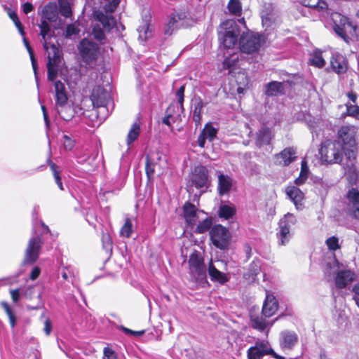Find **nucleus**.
Here are the masks:
<instances>
[{
    "label": "nucleus",
    "instance_id": "41",
    "mask_svg": "<svg viewBox=\"0 0 359 359\" xmlns=\"http://www.w3.org/2000/svg\"><path fill=\"white\" fill-rule=\"evenodd\" d=\"M140 133V126L136 123H133L127 135L126 142L128 146L130 145L138 137Z\"/></svg>",
    "mask_w": 359,
    "mask_h": 359
},
{
    "label": "nucleus",
    "instance_id": "21",
    "mask_svg": "<svg viewBox=\"0 0 359 359\" xmlns=\"http://www.w3.org/2000/svg\"><path fill=\"white\" fill-rule=\"evenodd\" d=\"M296 151L293 147H287L275 155L276 161L283 166H287L296 159Z\"/></svg>",
    "mask_w": 359,
    "mask_h": 359
},
{
    "label": "nucleus",
    "instance_id": "52",
    "mask_svg": "<svg viewBox=\"0 0 359 359\" xmlns=\"http://www.w3.org/2000/svg\"><path fill=\"white\" fill-rule=\"evenodd\" d=\"M326 244L331 250H336L340 248L339 239L336 236H332L326 240Z\"/></svg>",
    "mask_w": 359,
    "mask_h": 359
},
{
    "label": "nucleus",
    "instance_id": "16",
    "mask_svg": "<svg viewBox=\"0 0 359 359\" xmlns=\"http://www.w3.org/2000/svg\"><path fill=\"white\" fill-rule=\"evenodd\" d=\"M297 222L296 217L290 213L285 215V216L279 222V231L277 236L279 238V243L285 245L290 238V229Z\"/></svg>",
    "mask_w": 359,
    "mask_h": 359
},
{
    "label": "nucleus",
    "instance_id": "15",
    "mask_svg": "<svg viewBox=\"0 0 359 359\" xmlns=\"http://www.w3.org/2000/svg\"><path fill=\"white\" fill-rule=\"evenodd\" d=\"M90 100L94 107L100 108L99 113L107 110V106L111 103L109 93L100 86L93 88Z\"/></svg>",
    "mask_w": 359,
    "mask_h": 359
},
{
    "label": "nucleus",
    "instance_id": "23",
    "mask_svg": "<svg viewBox=\"0 0 359 359\" xmlns=\"http://www.w3.org/2000/svg\"><path fill=\"white\" fill-rule=\"evenodd\" d=\"M217 133V130L211 124L207 123L198 137L197 142L198 146L201 148H204L205 140H208L212 142L216 137Z\"/></svg>",
    "mask_w": 359,
    "mask_h": 359
},
{
    "label": "nucleus",
    "instance_id": "62",
    "mask_svg": "<svg viewBox=\"0 0 359 359\" xmlns=\"http://www.w3.org/2000/svg\"><path fill=\"white\" fill-rule=\"evenodd\" d=\"M243 250L246 255V259H249L252 254V248L248 243H245L243 245Z\"/></svg>",
    "mask_w": 359,
    "mask_h": 359
},
{
    "label": "nucleus",
    "instance_id": "38",
    "mask_svg": "<svg viewBox=\"0 0 359 359\" xmlns=\"http://www.w3.org/2000/svg\"><path fill=\"white\" fill-rule=\"evenodd\" d=\"M304 6L315 8L317 11H325L327 8V3L323 0H302Z\"/></svg>",
    "mask_w": 359,
    "mask_h": 359
},
{
    "label": "nucleus",
    "instance_id": "30",
    "mask_svg": "<svg viewBox=\"0 0 359 359\" xmlns=\"http://www.w3.org/2000/svg\"><path fill=\"white\" fill-rule=\"evenodd\" d=\"M286 194L297 207L299 204L301 205V203L304 198V193L299 188L294 186L287 187L286 189Z\"/></svg>",
    "mask_w": 359,
    "mask_h": 359
},
{
    "label": "nucleus",
    "instance_id": "4",
    "mask_svg": "<svg viewBox=\"0 0 359 359\" xmlns=\"http://www.w3.org/2000/svg\"><path fill=\"white\" fill-rule=\"evenodd\" d=\"M56 104L60 107L57 112L60 116L65 121H69L74 117V109L72 107L67 105V96L65 92V87L60 81H57L54 83Z\"/></svg>",
    "mask_w": 359,
    "mask_h": 359
},
{
    "label": "nucleus",
    "instance_id": "42",
    "mask_svg": "<svg viewBox=\"0 0 359 359\" xmlns=\"http://www.w3.org/2000/svg\"><path fill=\"white\" fill-rule=\"evenodd\" d=\"M309 168L307 163L305 161H302V169L299 177H297L294 182L297 185H301L305 182L309 177Z\"/></svg>",
    "mask_w": 359,
    "mask_h": 359
},
{
    "label": "nucleus",
    "instance_id": "31",
    "mask_svg": "<svg viewBox=\"0 0 359 359\" xmlns=\"http://www.w3.org/2000/svg\"><path fill=\"white\" fill-rule=\"evenodd\" d=\"M162 156L159 154L147 156L146 162V172L149 178L154 173L156 167L158 165L157 161H161Z\"/></svg>",
    "mask_w": 359,
    "mask_h": 359
},
{
    "label": "nucleus",
    "instance_id": "56",
    "mask_svg": "<svg viewBox=\"0 0 359 359\" xmlns=\"http://www.w3.org/2000/svg\"><path fill=\"white\" fill-rule=\"evenodd\" d=\"M170 110H171V107H170L168 108V110H167V113H168L167 116H165L162 120V122L168 126H171V123L175 122L174 116L170 114Z\"/></svg>",
    "mask_w": 359,
    "mask_h": 359
},
{
    "label": "nucleus",
    "instance_id": "39",
    "mask_svg": "<svg viewBox=\"0 0 359 359\" xmlns=\"http://www.w3.org/2000/svg\"><path fill=\"white\" fill-rule=\"evenodd\" d=\"M261 271V264L258 259L254 260L249 266L248 272L245 276L248 278L255 280Z\"/></svg>",
    "mask_w": 359,
    "mask_h": 359
},
{
    "label": "nucleus",
    "instance_id": "48",
    "mask_svg": "<svg viewBox=\"0 0 359 359\" xmlns=\"http://www.w3.org/2000/svg\"><path fill=\"white\" fill-rule=\"evenodd\" d=\"M133 233V224L130 219L127 218L121 227L120 233L122 236L129 238Z\"/></svg>",
    "mask_w": 359,
    "mask_h": 359
},
{
    "label": "nucleus",
    "instance_id": "26",
    "mask_svg": "<svg viewBox=\"0 0 359 359\" xmlns=\"http://www.w3.org/2000/svg\"><path fill=\"white\" fill-rule=\"evenodd\" d=\"M330 64L332 70L337 74H343L346 72V61L340 54L334 55L331 58Z\"/></svg>",
    "mask_w": 359,
    "mask_h": 359
},
{
    "label": "nucleus",
    "instance_id": "32",
    "mask_svg": "<svg viewBox=\"0 0 359 359\" xmlns=\"http://www.w3.org/2000/svg\"><path fill=\"white\" fill-rule=\"evenodd\" d=\"M285 83L271 81L266 85V95L268 96H275L283 93Z\"/></svg>",
    "mask_w": 359,
    "mask_h": 359
},
{
    "label": "nucleus",
    "instance_id": "7",
    "mask_svg": "<svg viewBox=\"0 0 359 359\" xmlns=\"http://www.w3.org/2000/svg\"><path fill=\"white\" fill-rule=\"evenodd\" d=\"M264 40L262 36L250 32H243L239 39V47L242 52L253 53L257 51Z\"/></svg>",
    "mask_w": 359,
    "mask_h": 359
},
{
    "label": "nucleus",
    "instance_id": "6",
    "mask_svg": "<svg viewBox=\"0 0 359 359\" xmlns=\"http://www.w3.org/2000/svg\"><path fill=\"white\" fill-rule=\"evenodd\" d=\"M43 48L48 53V79L54 81L57 76L58 66L60 63V51L56 45L48 42L44 43Z\"/></svg>",
    "mask_w": 359,
    "mask_h": 359
},
{
    "label": "nucleus",
    "instance_id": "55",
    "mask_svg": "<svg viewBox=\"0 0 359 359\" xmlns=\"http://www.w3.org/2000/svg\"><path fill=\"white\" fill-rule=\"evenodd\" d=\"M103 352H104L103 359H116V358L115 352L112 349H111L108 347H105L104 348Z\"/></svg>",
    "mask_w": 359,
    "mask_h": 359
},
{
    "label": "nucleus",
    "instance_id": "37",
    "mask_svg": "<svg viewBox=\"0 0 359 359\" xmlns=\"http://www.w3.org/2000/svg\"><path fill=\"white\" fill-rule=\"evenodd\" d=\"M264 316H258L251 314L250 322L253 328L263 331L269 325V323L263 318Z\"/></svg>",
    "mask_w": 359,
    "mask_h": 359
},
{
    "label": "nucleus",
    "instance_id": "14",
    "mask_svg": "<svg viewBox=\"0 0 359 359\" xmlns=\"http://www.w3.org/2000/svg\"><path fill=\"white\" fill-rule=\"evenodd\" d=\"M42 245L43 240L39 236L32 237L29 240L25 252L24 264H33L36 262L39 258Z\"/></svg>",
    "mask_w": 359,
    "mask_h": 359
},
{
    "label": "nucleus",
    "instance_id": "53",
    "mask_svg": "<svg viewBox=\"0 0 359 359\" xmlns=\"http://www.w3.org/2000/svg\"><path fill=\"white\" fill-rule=\"evenodd\" d=\"M92 33L94 38L98 41H102L105 38L102 29L98 25L93 27Z\"/></svg>",
    "mask_w": 359,
    "mask_h": 359
},
{
    "label": "nucleus",
    "instance_id": "44",
    "mask_svg": "<svg viewBox=\"0 0 359 359\" xmlns=\"http://www.w3.org/2000/svg\"><path fill=\"white\" fill-rule=\"evenodd\" d=\"M48 163L50 170L53 172V175L56 184L61 190H63L62 183L60 177V170H59L57 165L55 164L53 162H52L50 160H48Z\"/></svg>",
    "mask_w": 359,
    "mask_h": 359
},
{
    "label": "nucleus",
    "instance_id": "57",
    "mask_svg": "<svg viewBox=\"0 0 359 359\" xmlns=\"http://www.w3.org/2000/svg\"><path fill=\"white\" fill-rule=\"evenodd\" d=\"M64 141V147L67 150H71L74 146V142L69 138L67 135L63 136Z\"/></svg>",
    "mask_w": 359,
    "mask_h": 359
},
{
    "label": "nucleus",
    "instance_id": "5",
    "mask_svg": "<svg viewBox=\"0 0 359 359\" xmlns=\"http://www.w3.org/2000/svg\"><path fill=\"white\" fill-rule=\"evenodd\" d=\"M210 184L208 171L203 165H198L194 168L189 176L187 183L188 191H191L193 187L198 189H203L202 193L205 192Z\"/></svg>",
    "mask_w": 359,
    "mask_h": 359
},
{
    "label": "nucleus",
    "instance_id": "54",
    "mask_svg": "<svg viewBox=\"0 0 359 359\" xmlns=\"http://www.w3.org/2000/svg\"><path fill=\"white\" fill-rule=\"evenodd\" d=\"M184 86H182L176 92V96L178 99V102L180 104V109L181 110H183V102H184Z\"/></svg>",
    "mask_w": 359,
    "mask_h": 359
},
{
    "label": "nucleus",
    "instance_id": "1",
    "mask_svg": "<svg viewBox=\"0 0 359 359\" xmlns=\"http://www.w3.org/2000/svg\"><path fill=\"white\" fill-rule=\"evenodd\" d=\"M244 23V19L227 20L224 22L219 31V40L223 46L227 49L233 48L238 42V37L241 34L239 24Z\"/></svg>",
    "mask_w": 359,
    "mask_h": 359
},
{
    "label": "nucleus",
    "instance_id": "2",
    "mask_svg": "<svg viewBox=\"0 0 359 359\" xmlns=\"http://www.w3.org/2000/svg\"><path fill=\"white\" fill-rule=\"evenodd\" d=\"M343 144L339 141L325 140L321 144L320 159L327 163H339L343 159Z\"/></svg>",
    "mask_w": 359,
    "mask_h": 359
},
{
    "label": "nucleus",
    "instance_id": "49",
    "mask_svg": "<svg viewBox=\"0 0 359 359\" xmlns=\"http://www.w3.org/2000/svg\"><path fill=\"white\" fill-rule=\"evenodd\" d=\"M230 13L235 15H240L241 13V6L239 0H230L228 4Z\"/></svg>",
    "mask_w": 359,
    "mask_h": 359
},
{
    "label": "nucleus",
    "instance_id": "18",
    "mask_svg": "<svg viewBox=\"0 0 359 359\" xmlns=\"http://www.w3.org/2000/svg\"><path fill=\"white\" fill-rule=\"evenodd\" d=\"M297 334L291 330H283L280 333L279 346L284 351H291L298 342Z\"/></svg>",
    "mask_w": 359,
    "mask_h": 359
},
{
    "label": "nucleus",
    "instance_id": "43",
    "mask_svg": "<svg viewBox=\"0 0 359 359\" xmlns=\"http://www.w3.org/2000/svg\"><path fill=\"white\" fill-rule=\"evenodd\" d=\"M60 13L65 18L72 16V12L69 0H58Z\"/></svg>",
    "mask_w": 359,
    "mask_h": 359
},
{
    "label": "nucleus",
    "instance_id": "27",
    "mask_svg": "<svg viewBox=\"0 0 359 359\" xmlns=\"http://www.w3.org/2000/svg\"><path fill=\"white\" fill-rule=\"evenodd\" d=\"M208 271L212 281H217L221 284H224L229 280L227 275L219 271L213 264L212 260L209 263Z\"/></svg>",
    "mask_w": 359,
    "mask_h": 359
},
{
    "label": "nucleus",
    "instance_id": "47",
    "mask_svg": "<svg viewBox=\"0 0 359 359\" xmlns=\"http://www.w3.org/2000/svg\"><path fill=\"white\" fill-rule=\"evenodd\" d=\"M311 62L313 65L317 67H323L325 62L322 56V52L320 50L314 51Z\"/></svg>",
    "mask_w": 359,
    "mask_h": 359
},
{
    "label": "nucleus",
    "instance_id": "25",
    "mask_svg": "<svg viewBox=\"0 0 359 359\" xmlns=\"http://www.w3.org/2000/svg\"><path fill=\"white\" fill-rule=\"evenodd\" d=\"M278 309V303L274 297L267 295L262 307V316L265 318L272 316Z\"/></svg>",
    "mask_w": 359,
    "mask_h": 359
},
{
    "label": "nucleus",
    "instance_id": "10",
    "mask_svg": "<svg viewBox=\"0 0 359 359\" xmlns=\"http://www.w3.org/2000/svg\"><path fill=\"white\" fill-rule=\"evenodd\" d=\"M325 273H328L330 276L337 273L335 283L337 287L339 288L345 287L354 279V273L349 270L338 271L337 262L336 260H333L332 262H328L327 264Z\"/></svg>",
    "mask_w": 359,
    "mask_h": 359
},
{
    "label": "nucleus",
    "instance_id": "64",
    "mask_svg": "<svg viewBox=\"0 0 359 359\" xmlns=\"http://www.w3.org/2000/svg\"><path fill=\"white\" fill-rule=\"evenodd\" d=\"M102 241H103V245H104V248H109L111 246V239H110V237L109 235L107 234H104L102 236Z\"/></svg>",
    "mask_w": 359,
    "mask_h": 359
},
{
    "label": "nucleus",
    "instance_id": "40",
    "mask_svg": "<svg viewBox=\"0 0 359 359\" xmlns=\"http://www.w3.org/2000/svg\"><path fill=\"white\" fill-rule=\"evenodd\" d=\"M235 213L236 209L231 205H222L219 208V216L221 218L228 219L230 217H232Z\"/></svg>",
    "mask_w": 359,
    "mask_h": 359
},
{
    "label": "nucleus",
    "instance_id": "63",
    "mask_svg": "<svg viewBox=\"0 0 359 359\" xmlns=\"http://www.w3.org/2000/svg\"><path fill=\"white\" fill-rule=\"evenodd\" d=\"M34 9V6L31 3L27 2L22 5V10L25 14L30 13Z\"/></svg>",
    "mask_w": 359,
    "mask_h": 359
},
{
    "label": "nucleus",
    "instance_id": "9",
    "mask_svg": "<svg viewBox=\"0 0 359 359\" xmlns=\"http://www.w3.org/2000/svg\"><path fill=\"white\" fill-rule=\"evenodd\" d=\"M78 50L82 60L85 63L88 65L95 63L100 53V48L96 43L83 39L80 42Z\"/></svg>",
    "mask_w": 359,
    "mask_h": 359
},
{
    "label": "nucleus",
    "instance_id": "59",
    "mask_svg": "<svg viewBox=\"0 0 359 359\" xmlns=\"http://www.w3.org/2000/svg\"><path fill=\"white\" fill-rule=\"evenodd\" d=\"M66 33L67 36L76 34L78 33L76 27L74 25H69L66 29Z\"/></svg>",
    "mask_w": 359,
    "mask_h": 359
},
{
    "label": "nucleus",
    "instance_id": "34",
    "mask_svg": "<svg viewBox=\"0 0 359 359\" xmlns=\"http://www.w3.org/2000/svg\"><path fill=\"white\" fill-rule=\"evenodd\" d=\"M23 43L29 54L32 68H33L34 76H35L36 82L37 86H39L38 65H37L36 59L34 57V51L29 44V42L25 37H23Z\"/></svg>",
    "mask_w": 359,
    "mask_h": 359
},
{
    "label": "nucleus",
    "instance_id": "3",
    "mask_svg": "<svg viewBox=\"0 0 359 359\" xmlns=\"http://www.w3.org/2000/svg\"><path fill=\"white\" fill-rule=\"evenodd\" d=\"M189 273L192 280L203 284L207 282V269L200 252L194 250L188 261Z\"/></svg>",
    "mask_w": 359,
    "mask_h": 359
},
{
    "label": "nucleus",
    "instance_id": "19",
    "mask_svg": "<svg viewBox=\"0 0 359 359\" xmlns=\"http://www.w3.org/2000/svg\"><path fill=\"white\" fill-rule=\"evenodd\" d=\"M347 212L351 217L359 219V191L353 188L347 194Z\"/></svg>",
    "mask_w": 359,
    "mask_h": 359
},
{
    "label": "nucleus",
    "instance_id": "11",
    "mask_svg": "<svg viewBox=\"0 0 359 359\" xmlns=\"http://www.w3.org/2000/svg\"><path fill=\"white\" fill-rule=\"evenodd\" d=\"M120 3V0H111L104 5V10L95 13V19L100 22L104 29L110 31L116 25V20L111 16V13L116 10Z\"/></svg>",
    "mask_w": 359,
    "mask_h": 359
},
{
    "label": "nucleus",
    "instance_id": "51",
    "mask_svg": "<svg viewBox=\"0 0 359 359\" xmlns=\"http://www.w3.org/2000/svg\"><path fill=\"white\" fill-rule=\"evenodd\" d=\"M40 28V35L42 36V39L44 40V42H47L46 41V37L48 34L50 29L48 23L46 22V20H41V24L39 25Z\"/></svg>",
    "mask_w": 359,
    "mask_h": 359
},
{
    "label": "nucleus",
    "instance_id": "12",
    "mask_svg": "<svg viewBox=\"0 0 359 359\" xmlns=\"http://www.w3.org/2000/svg\"><path fill=\"white\" fill-rule=\"evenodd\" d=\"M210 236L212 244L220 250L226 249L230 243V233L221 224L215 225L211 229Z\"/></svg>",
    "mask_w": 359,
    "mask_h": 359
},
{
    "label": "nucleus",
    "instance_id": "8",
    "mask_svg": "<svg viewBox=\"0 0 359 359\" xmlns=\"http://www.w3.org/2000/svg\"><path fill=\"white\" fill-rule=\"evenodd\" d=\"M332 20L334 23V29L337 34L348 42V34L351 36L355 34L356 26L353 25L346 17L337 13L332 15Z\"/></svg>",
    "mask_w": 359,
    "mask_h": 359
},
{
    "label": "nucleus",
    "instance_id": "60",
    "mask_svg": "<svg viewBox=\"0 0 359 359\" xmlns=\"http://www.w3.org/2000/svg\"><path fill=\"white\" fill-rule=\"evenodd\" d=\"M40 273H41V269H39V267H38V266L34 267L30 273V279H32L33 280L36 279L39 277V276L40 275Z\"/></svg>",
    "mask_w": 359,
    "mask_h": 359
},
{
    "label": "nucleus",
    "instance_id": "24",
    "mask_svg": "<svg viewBox=\"0 0 359 359\" xmlns=\"http://www.w3.org/2000/svg\"><path fill=\"white\" fill-rule=\"evenodd\" d=\"M338 137L345 145L353 147L355 145V130L350 126H344L338 131Z\"/></svg>",
    "mask_w": 359,
    "mask_h": 359
},
{
    "label": "nucleus",
    "instance_id": "20",
    "mask_svg": "<svg viewBox=\"0 0 359 359\" xmlns=\"http://www.w3.org/2000/svg\"><path fill=\"white\" fill-rule=\"evenodd\" d=\"M183 212L187 224L190 226L195 225L199 218L198 213L201 211H198L194 204L187 202L183 205Z\"/></svg>",
    "mask_w": 359,
    "mask_h": 359
},
{
    "label": "nucleus",
    "instance_id": "28",
    "mask_svg": "<svg viewBox=\"0 0 359 359\" xmlns=\"http://www.w3.org/2000/svg\"><path fill=\"white\" fill-rule=\"evenodd\" d=\"M43 18L50 22H55L58 17V8L55 4L49 3L44 6L42 11Z\"/></svg>",
    "mask_w": 359,
    "mask_h": 359
},
{
    "label": "nucleus",
    "instance_id": "45",
    "mask_svg": "<svg viewBox=\"0 0 359 359\" xmlns=\"http://www.w3.org/2000/svg\"><path fill=\"white\" fill-rule=\"evenodd\" d=\"M212 224V219L206 217L197 225L196 232L198 233H203L210 229Z\"/></svg>",
    "mask_w": 359,
    "mask_h": 359
},
{
    "label": "nucleus",
    "instance_id": "33",
    "mask_svg": "<svg viewBox=\"0 0 359 359\" xmlns=\"http://www.w3.org/2000/svg\"><path fill=\"white\" fill-rule=\"evenodd\" d=\"M218 182L219 194H224L229 191L232 186V180L229 176L219 174L218 176Z\"/></svg>",
    "mask_w": 359,
    "mask_h": 359
},
{
    "label": "nucleus",
    "instance_id": "29",
    "mask_svg": "<svg viewBox=\"0 0 359 359\" xmlns=\"http://www.w3.org/2000/svg\"><path fill=\"white\" fill-rule=\"evenodd\" d=\"M272 137L271 130L269 128L263 127L257 133L256 144L258 147L269 144Z\"/></svg>",
    "mask_w": 359,
    "mask_h": 359
},
{
    "label": "nucleus",
    "instance_id": "22",
    "mask_svg": "<svg viewBox=\"0 0 359 359\" xmlns=\"http://www.w3.org/2000/svg\"><path fill=\"white\" fill-rule=\"evenodd\" d=\"M205 103L201 98V97L195 95L191 99V111L193 113V121L196 123V126L201 124V114Z\"/></svg>",
    "mask_w": 359,
    "mask_h": 359
},
{
    "label": "nucleus",
    "instance_id": "58",
    "mask_svg": "<svg viewBox=\"0 0 359 359\" xmlns=\"http://www.w3.org/2000/svg\"><path fill=\"white\" fill-rule=\"evenodd\" d=\"M12 20L14 22L15 27L18 28L20 35L24 36L25 34V31H24V28H23V26L22 25V23L19 20V18H18V15L16 17H15V18L13 20Z\"/></svg>",
    "mask_w": 359,
    "mask_h": 359
},
{
    "label": "nucleus",
    "instance_id": "61",
    "mask_svg": "<svg viewBox=\"0 0 359 359\" xmlns=\"http://www.w3.org/2000/svg\"><path fill=\"white\" fill-rule=\"evenodd\" d=\"M11 296L12 298V300L14 302H17L20 299V291L18 289L12 290H11Z\"/></svg>",
    "mask_w": 359,
    "mask_h": 359
},
{
    "label": "nucleus",
    "instance_id": "36",
    "mask_svg": "<svg viewBox=\"0 0 359 359\" xmlns=\"http://www.w3.org/2000/svg\"><path fill=\"white\" fill-rule=\"evenodd\" d=\"M238 55L233 53L229 57H226L222 62V69H228L229 73L231 72L237 66L238 62Z\"/></svg>",
    "mask_w": 359,
    "mask_h": 359
},
{
    "label": "nucleus",
    "instance_id": "35",
    "mask_svg": "<svg viewBox=\"0 0 359 359\" xmlns=\"http://www.w3.org/2000/svg\"><path fill=\"white\" fill-rule=\"evenodd\" d=\"M137 32L139 33V39L142 41H145L151 36L152 29L148 19L144 20L142 25L138 27Z\"/></svg>",
    "mask_w": 359,
    "mask_h": 359
},
{
    "label": "nucleus",
    "instance_id": "13",
    "mask_svg": "<svg viewBox=\"0 0 359 359\" xmlns=\"http://www.w3.org/2000/svg\"><path fill=\"white\" fill-rule=\"evenodd\" d=\"M266 355H271L276 359H284L273 351L266 340L257 341L255 346L250 347L247 351L248 359H262Z\"/></svg>",
    "mask_w": 359,
    "mask_h": 359
},
{
    "label": "nucleus",
    "instance_id": "50",
    "mask_svg": "<svg viewBox=\"0 0 359 359\" xmlns=\"http://www.w3.org/2000/svg\"><path fill=\"white\" fill-rule=\"evenodd\" d=\"M346 114L359 121V107L358 105L346 104Z\"/></svg>",
    "mask_w": 359,
    "mask_h": 359
},
{
    "label": "nucleus",
    "instance_id": "17",
    "mask_svg": "<svg viewBox=\"0 0 359 359\" xmlns=\"http://www.w3.org/2000/svg\"><path fill=\"white\" fill-rule=\"evenodd\" d=\"M189 16V13L185 11L172 13L164 27V34L170 36L172 34L175 30L187 27Z\"/></svg>",
    "mask_w": 359,
    "mask_h": 359
},
{
    "label": "nucleus",
    "instance_id": "46",
    "mask_svg": "<svg viewBox=\"0 0 359 359\" xmlns=\"http://www.w3.org/2000/svg\"><path fill=\"white\" fill-rule=\"evenodd\" d=\"M1 305L2 308L4 309L5 312L6 313V314L9 318V322H10L11 326L12 327H14L15 326V323H16V318H15V314L13 313V311L10 307L8 304L6 302H2L1 303Z\"/></svg>",
    "mask_w": 359,
    "mask_h": 359
}]
</instances>
